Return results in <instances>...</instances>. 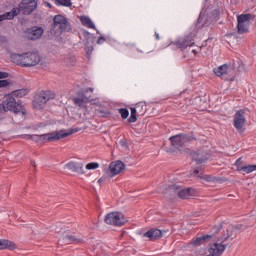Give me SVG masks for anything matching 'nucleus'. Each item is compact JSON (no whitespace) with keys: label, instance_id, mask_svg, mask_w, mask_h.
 I'll use <instances>...</instances> for the list:
<instances>
[{"label":"nucleus","instance_id":"f257e3e1","mask_svg":"<svg viewBox=\"0 0 256 256\" xmlns=\"http://www.w3.org/2000/svg\"><path fill=\"white\" fill-rule=\"evenodd\" d=\"M238 235H239V231H236L233 226H229L226 229V233H225V230L223 229V224H218L211 228L210 234H205V235L196 237L192 241V245H195V246L203 245L204 243H209L211 239H213L214 241H219L220 243H225V241H227L229 237H232L231 239L233 240Z\"/></svg>","mask_w":256,"mask_h":256},{"label":"nucleus","instance_id":"f03ea898","mask_svg":"<svg viewBox=\"0 0 256 256\" xmlns=\"http://www.w3.org/2000/svg\"><path fill=\"white\" fill-rule=\"evenodd\" d=\"M11 59L19 67H35L41 63V54L37 51L12 54Z\"/></svg>","mask_w":256,"mask_h":256},{"label":"nucleus","instance_id":"7ed1b4c3","mask_svg":"<svg viewBox=\"0 0 256 256\" xmlns=\"http://www.w3.org/2000/svg\"><path fill=\"white\" fill-rule=\"evenodd\" d=\"M71 31V23L65 18V16L58 14L53 18V23L50 26V35L52 37H61L63 33H69Z\"/></svg>","mask_w":256,"mask_h":256},{"label":"nucleus","instance_id":"20e7f679","mask_svg":"<svg viewBox=\"0 0 256 256\" xmlns=\"http://www.w3.org/2000/svg\"><path fill=\"white\" fill-rule=\"evenodd\" d=\"M8 111L15 113V115H19V113H22V115H27L23 104H21V102H17L15 97H13L11 94H8L0 104V113H7Z\"/></svg>","mask_w":256,"mask_h":256},{"label":"nucleus","instance_id":"39448f33","mask_svg":"<svg viewBox=\"0 0 256 256\" xmlns=\"http://www.w3.org/2000/svg\"><path fill=\"white\" fill-rule=\"evenodd\" d=\"M55 99V92L51 90H43L34 96L32 105L34 109L41 110L47 105L48 101Z\"/></svg>","mask_w":256,"mask_h":256},{"label":"nucleus","instance_id":"423d86ee","mask_svg":"<svg viewBox=\"0 0 256 256\" xmlns=\"http://www.w3.org/2000/svg\"><path fill=\"white\" fill-rule=\"evenodd\" d=\"M105 223L107 225H114V227H122L125 223H127V219L123 216L122 213L119 212H110L104 218Z\"/></svg>","mask_w":256,"mask_h":256},{"label":"nucleus","instance_id":"0eeeda50","mask_svg":"<svg viewBox=\"0 0 256 256\" xmlns=\"http://www.w3.org/2000/svg\"><path fill=\"white\" fill-rule=\"evenodd\" d=\"M251 19H253V15L251 14H241L237 16V29L239 35L249 33V23H251Z\"/></svg>","mask_w":256,"mask_h":256},{"label":"nucleus","instance_id":"6e6552de","mask_svg":"<svg viewBox=\"0 0 256 256\" xmlns=\"http://www.w3.org/2000/svg\"><path fill=\"white\" fill-rule=\"evenodd\" d=\"M170 189L172 191H175L177 193L178 197L180 199H191V197H196L197 190L194 188H181V186L174 184L170 186Z\"/></svg>","mask_w":256,"mask_h":256},{"label":"nucleus","instance_id":"1a4fd4ad","mask_svg":"<svg viewBox=\"0 0 256 256\" xmlns=\"http://www.w3.org/2000/svg\"><path fill=\"white\" fill-rule=\"evenodd\" d=\"M35 9H37V0H22L18 7V11L22 15H31Z\"/></svg>","mask_w":256,"mask_h":256},{"label":"nucleus","instance_id":"9d476101","mask_svg":"<svg viewBox=\"0 0 256 256\" xmlns=\"http://www.w3.org/2000/svg\"><path fill=\"white\" fill-rule=\"evenodd\" d=\"M123 171H125V163L118 160L110 163L106 173L108 177H115V175H119Z\"/></svg>","mask_w":256,"mask_h":256},{"label":"nucleus","instance_id":"9b49d317","mask_svg":"<svg viewBox=\"0 0 256 256\" xmlns=\"http://www.w3.org/2000/svg\"><path fill=\"white\" fill-rule=\"evenodd\" d=\"M87 93H89V90L78 92V97L72 99L74 105L83 109L86 103H91V96H87Z\"/></svg>","mask_w":256,"mask_h":256},{"label":"nucleus","instance_id":"f8f14e48","mask_svg":"<svg viewBox=\"0 0 256 256\" xmlns=\"http://www.w3.org/2000/svg\"><path fill=\"white\" fill-rule=\"evenodd\" d=\"M43 33H45V30L39 26H33L25 31V35L27 39H30V41H37V39H41V37H43Z\"/></svg>","mask_w":256,"mask_h":256},{"label":"nucleus","instance_id":"ddd939ff","mask_svg":"<svg viewBox=\"0 0 256 256\" xmlns=\"http://www.w3.org/2000/svg\"><path fill=\"white\" fill-rule=\"evenodd\" d=\"M245 123H247V119L245 118V110L240 109L236 111L234 114V122L233 125L237 131H241L243 127L245 126Z\"/></svg>","mask_w":256,"mask_h":256},{"label":"nucleus","instance_id":"4468645a","mask_svg":"<svg viewBox=\"0 0 256 256\" xmlns=\"http://www.w3.org/2000/svg\"><path fill=\"white\" fill-rule=\"evenodd\" d=\"M193 45H195V39H193V35L191 34L176 41V47H178V49H181L182 51H185L187 47H193Z\"/></svg>","mask_w":256,"mask_h":256},{"label":"nucleus","instance_id":"2eb2a0df","mask_svg":"<svg viewBox=\"0 0 256 256\" xmlns=\"http://www.w3.org/2000/svg\"><path fill=\"white\" fill-rule=\"evenodd\" d=\"M66 169L72 171L73 173H81L84 175L85 170H83V163L70 161L65 165Z\"/></svg>","mask_w":256,"mask_h":256},{"label":"nucleus","instance_id":"dca6fc26","mask_svg":"<svg viewBox=\"0 0 256 256\" xmlns=\"http://www.w3.org/2000/svg\"><path fill=\"white\" fill-rule=\"evenodd\" d=\"M39 137L40 141H48L49 143H53V141H59L61 139V133L58 132H51L48 134H42Z\"/></svg>","mask_w":256,"mask_h":256},{"label":"nucleus","instance_id":"f3484780","mask_svg":"<svg viewBox=\"0 0 256 256\" xmlns=\"http://www.w3.org/2000/svg\"><path fill=\"white\" fill-rule=\"evenodd\" d=\"M144 237H147L151 241H157L163 237V232L160 229H150L144 233Z\"/></svg>","mask_w":256,"mask_h":256},{"label":"nucleus","instance_id":"a211bd4d","mask_svg":"<svg viewBox=\"0 0 256 256\" xmlns=\"http://www.w3.org/2000/svg\"><path fill=\"white\" fill-rule=\"evenodd\" d=\"M216 77H225V75H229L231 73V68L227 64H223L218 68L213 69Z\"/></svg>","mask_w":256,"mask_h":256},{"label":"nucleus","instance_id":"6ab92c4d","mask_svg":"<svg viewBox=\"0 0 256 256\" xmlns=\"http://www.w3.org/2000/svg\"><path fill=\"white\" fill-rule=\"evenodd\" d=\"M170 142L174 149H181V147H185V142L183 141V137L181 136V134L171 136Z\"/></svg>","mask_w":256,"mask_h":256},{"label":"nucleus","instance_id":"aec40b11","mask_svg":"<svg viewBox=\"0 0 256 256\" xmlns=\"http://www.w3.org/2000/svg\"><path fill=\"white\" fill-rule=\"evenodd\" d=\"M3 249H10V251H13V249H17V244L9 240L2 239L0 240V251Z\"/></svg>","mask_w":256,"mask_h":256},{"label":"nucleus","instance_id":"412c9836","mask_svg":"<svg viewBox=\"0 0 256 256\" xmlns=\"http://www.w3.org/2000/svg\"><path fill=\"white\" fill-rule=\"evenodd\" d=\"M59 243H65L66 245H69L71 243H81V240L77 239L73 235H65L59 240Z\"/></svg>","mask_w":256,"mask_h":256},{"label":"nucleus","instance_id":"4be33fe9","mask_svg":"<svg viewBox=\"0 0 256 256\" xmlns=\"http://www.w3.org/2000/svg\"><path fill=\"white\" fill-rule=\"evenodd\" d=\"M80 22L84 27H88V29H96L95 24L89 16H80Z\"/></svg>","mask_w":256,"mask_h":256},{"label":"nucleus","instance_id":"5701e85b","mask_svg":"<svg viewBox=\"0 0 256 256\" xmlns=\"http://www.w3.org/2000/svg\"><path fill=\"white\" fill-rule=\"evenodd\" d=\"M182 140L184 141V145L186 143H191V141H197V137L195 136V133L189 132L188 134L181 133Z\"/></svg>","mask_w":256,"mask_h":256},{"label":"nucleus","instance_id":"b1692460","mask_svg":"<svg viewBox=\"0 0 256 256\" xmlns=\"http://www.w3.org/2000/svg\"><path fill=\"white\" fill-rule=\"evenodd\" d=\"M80 130L81 128H71L68 132H65V130H60V138L65 139V137H69V135L79 133Z\"/></svg>","mask_w":256,"mask_h":256},{"label":"nucleus","instance_id":"393cba45","mask_svg":"<svg viewBox=\"0 0 256 256\" xmlns=\"http://www.w3.org/2000/svg\"><path fill=\"white\" fill-rule=\"evenodd\" d=\"M134 108L140 115H145V113H147V105L143 102H138Z\"/></svg>","mask_w":256,"mask_h":256},{"label":"nucleus","instance_id":"a878e982","mask_svg":"<svg viewBox=\"0 0 256 256\" xmlns=\"http://www.w3.org/2000/svg\"><path fill=\"white\" fill-rule=\"evenodd\" d=\"M137 108L130 107V117L128 118V123H137Z\"/></svg>","mask_w":256,"mask_h":256},{"label":"nucleus","instance_id":"bb28decb","mask_svg":"<svg viewBox=\"0 0 256 256\" xmlns=\"http://www.w3.org/2000/svg\"><path fill=\"white\" fill-rule=\"evenodd\" d=\"M19 13H21V12H19V8H13L12 11L4 13V16L6 17V19L11 20V19L17 17V15H19Z\"/></svg>","mask_w":256,"mask_h":256},{"label":"nucleus","instance_id":"cd10ccee","mask_svg":"<svg viewBox=\"0 0 256 256\" xmlns=\"http://www.w3.org/2000/svg\"><path fill=\"white\" fill-rule=\"evenodd\" d=\"M96 113H97L98 117H102L104 119L111 117V111H109L107 109H97Z\"/></svg>","mask_w":256,"mask_h":256},{"label":"nucleus","instance_id":"c85d7f7f","mask_svg":"<svg viewBox=\"0 0 256 256\" xmlns=\"http://www.w3.org/2000/svg\"><path fill=\"white\" fill-rule=\"evenodd\" d=\"M27 93H29L28 89H19V90L13 91L12 95H14V97H25Z\"/></svg>","mask_w":256,"mask_h":256},{"label":"nucleus","instance_id":"c756f323","mask_svg":"<svg viewBox=\"0 0 256 256\" xmlns=\"http://www.w3.org/2000/svg\"><path fill=\"white\" fill-rule=\"evenodd\" d=\"M240 169H242V171L247 174L253 173V171H256V164L246 165Z\"/></svg>","mask_w":256,"mask_h":256},{"label":"nucleus","instance_id":"7c9ffc66","mask_svg":"<svg viewBox=\"0 0 256 256\" xmlns=\"http://www.w3.org/2000/svg\"><path fill=\"white\" fill-rule=\"evenodd\" d=\"M118 113L121 116V119H127L129 117V110L127 108L118 109Z\"/></svg>","mask_w":256,"mask_h":256},{"label":"nucleus","instance_id":"2f4dec72","mask_svg":"<svg viewBox=\"0 0 256 256\" xmlns=\"http://www.w3.org/2000/svg\"><path fill=\"white\" fill-rule=\"evenodd\" d=\"M86 169H87L88 171H91V170H93V169H99V163H97V162H90V163H88V164L86 165Z\"/></svg>","mask_w":256,"mask_h":256},{"label":"nucleus","instance_id":"473e14b6","mask_svg":"<svg viewBox=\"0 0 256 256\" xmlns=\"http://www.w3.org/2000/svg\"><path fill=\"white\" fill-rule=\"evenodd\" d=\"M200 179H203L204 181H207V183H213L215 181V177L211 175H202L198 176Z\"/></svg>","mask_w":256,"mask_h":256},{"label":"nucleus","instance_id":"72a5a7b5","mask_svg":"<svg viewBox=\"0 0 256 256\" xmlns=\"http://www.w3.org/2000/svg\"><path fill=\"white\" fill-rule=\"evenodd\" d=\"M59 5H62V7H71L73 5L71 3V0H56Z\"/></svg>","mask_w":256,"mask_h":256},{"label":"nucleus","instance_id":"f704fd0d","mask_svg":"<svg viewBox=\"0 0 256 256\" xmlns=\"http://www.w3.org/2000/svg\"><path fill=\"white\" fill-rule=\"evenodd\" d=\"M234 165L237 167L236 170L239 172L243 171V169H241V168L245 167V166H243V161H241V158H238Z\"/></svg>","mask_w":256,"mask_h":256},{"label":"nucleus","instance_id":"c9c22d12","mask_svg":"<svg viewBox=\"0 0 256 256\" xmlns=\"http://www.w3.org/2000/svg\"><path fill=\"white\" fill-rule=\"evenodd\" d=\"M191 53H193L194 57H196L198 52H197V50L193 49V50H191V52L184 54V58L186 59V57H190Z\"/></svg>","mask_w":256,"mask_h":256},{"label":"nucleus","instance_id":"e433bc0d","mask_svg":"<svg viewBox=\"0 0 256 256\" xmlns=\"http://www.w3.org/2000/svg\"><path fill=\"white\" fill-rule=\"evenodd\" d=\"M232 227L235 229V231H238V233H239V231H243V229H245L243 224H238V225L232 226Z\"/></svg>","mask_w":256,"mask_h":256},{"label":"nucleus","instance_id":"4c0bfd02","mask_svg":"<svg viewBox=\"0 0 256 256\" xmlns=\"http://www.w3.org/2000/svg\"><path fill=\"white\" fill-rule=\"evenodd\" d=\"M9 82L7 80H0V89L3 87H7Z\"/></svg>","mask_w":256,"mask_h":256},{"label":"nucleus","instance_id":"58836bf2","mask_svg":"<svg viewBox=\"0 0 256 256\" xmlns=\"http://www.w3.org/2000/svg\"><path fill=\"white\" fill-rule=\"evenodd\" d=\"M195 161L198 165H201V163H205V161H207V158H196Z\"/></svg>","mask_w":256,"mask_h":256},{"label":"nucleus","instance_id":"ea45409f","mask_svg":"<svg viewBox=\"0 0 256 256\" xmlns=\"http://www.w3.org/2000/svg\"><path fill=\"white\" fill-rule=\"evenodd\" d=\"M9 77V73L0 71V79H7Z\"/></svg>","mask_w":256,"mask_h":256},{"label":"nucleus","instance_id":"a19ab883","mask_svg":"<svg viewBox=\"0 0 256 256\" xmlns=\"http://www.w3.org/2000/svg\"><path fill=\"white\" fill-rule=\"evenodd\" d=\"M98 45H102V43H105V37L100 36L97 40Z\"/></svg>","mask_w":256,"mask_h":256},{"label":"nucleus","instance_id":"79ce46f5","mask_svg":"<svg viewBox=\"0 0 256 256\" xmlns=\"http://www.w3.org/2000/svg\"><path fill=\"white\" fill-rule=\"evenodd\" d=\"M220 13H221V12L219 11V9L214 10V11H213L214 19H217V17H219V14H220Z\"/></svg>","mask_w":256,"mask_h":256},{"label":"nucleus","instance_id":"37998d69","mask_svg":"<svg viewBox=\"0 0 256 256\" xmlns=\"http://www.w3.org/2000/svg\"><path fill=\"white\" fill-rule=\"evenodd\" d=\"M7 18L5 17V14L0 15V21H5Z\"/></svg>","mask_w":256,"mask_h":256},{"label":"nucleus","instance_id":"c03bdc74","mask_svg":"<svg viewBox=\"0 0 256 256\" xmlns=\"http://www.w3.org/2000/svg\"><path fill=\"white\" fill-rule=\"evenodd\" d=\"M193 174H194V175H199V169H194V170H193Z\"/></svg>","mask_w":256,"mask_h":256},{"label":"nucleus","instance_id":"a18cd8bd","mask_svg":"<svg viewBox=\"0 0 256 256\" xmlns=\"http://www.w3.org/2000/svg\"><path fill=\"white\" fill-rule=\"evenodd\" d=\"M155 37H156V40L159 41V39H160L159 33L155 32Z\"/></svg>","mask_w":256,"mask_h":256},{"label":"nucleus","instance_id":"49530a36","mask_svg":"<svg viewBox=\"0 0 256 256\" xmlns=\"http://www.w3.org/2000/svg\"><path fill=\"white\" fill-rule=\"evenodd\" d=\"M86 91H90L91 93H93V88H88L86 89Z\"/></svg>","mask_w":256,"mask_h":256},{"label":"nucleus","instance_id":"de8ad7c7","mask_svg":"<svg viewBox=\"0 0 256 256\" xmlns=\"http://www.w3.org/2000/svg\"><path fill=\"white\" fill-rule=\"evenodd\" d=\"M27 139H33V136L27 135Z\"/></svg>","mask_w":256,"mask_h":256},{"label":"nucleus","instance_id":"09e8293b","mask_svg":"<svg viewBox=\"0 0 256 256\" xmlns=\"http://www.w3.org/2000/svg\"><path fill=\"white\" fill-rule=\"evenodd\" d=\"M32 165L33 167H37V165H35V161H32Z\"/></svg>","mask_w":256,"mask_h":256},{"label":"nucleus","instance_id":"8fccbe9b","mask_svg":"<svg viewBox=\"0 0 256 256\" xmlns=\"http://www.w3.org/2000/svg\"><path fill=\"white\" fill-rule=\"evenodd\" d=\"M102 181H103V178H100V179L98 180V183H102Z\"/></svg>","mask_w":256,"mask_h":256},{"label":"nucleus","instance_id":"3c124183","mask_svg":"<svg viewBox=\"0 0 256 256\" xmlns=\"http://www.w3.org/2000/svg\"><path fill=\"white\" fill-rule=\"evenodd\" d=\"M48 7H50V9H51V4H48Z\"/></svg>","mask_w":256,"mask_h":256},{"label":"nucleus","instance_id":"603ef678","mask_svg":"<svg viewBox=\"0 0 256 256\" xmlns=\"http://www.w3.org/2000/svg\"><path fill=\"white\" fill-rule=\"evenodd\" d=\"M230 81H234V79H233V78H231V79H230Z\"/></svg>","mask_w":256,"mask_h":256}]
</instances>
